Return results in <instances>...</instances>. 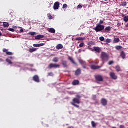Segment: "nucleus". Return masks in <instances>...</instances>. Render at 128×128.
I'll list each match as a JSON object with an SVG mask.
<instances>
[{"mask_svg": "<svg viewBox=\"0 0 128 128\" xmlns=\"http://www.w3.org/2000/svg\"><path fill=\"white\" fill-rule=\"evenodd\" d=\"M102 62H103V64H104L105 62L108 61V54L104 52H102L100 56Z\"/></svg>", "mask_w": 128, "mask_h": 128, "instance_id": "nucleus-1", "label": "nucleus"}, {"mask_svg": "<svg viewBox=\"0 0 128 128\" xmlns=\"http://www.w3.org/2000/svg\"><path fill=\"white\" fill-rule=\"evenodd\" d=\"M80 104V100L78 98H74L72 100V102L71 103V104L77 108H80V106L76 104Z\"/></svg>", "mask_w": 128, "mask_h": 128, "instance_id": "nucleus-2", "label": "nucleus"}, {"mask_svg": "<svg viewBox=\"0 0 128 128\" xmlns=\"http://www.w3.org/2000/svg\"><path fill=\"white\" fill-rule=\"evenodd\" d=\"M94 30H96V32H102L104 30V26L97 24L95 28H94Z\"/></svg>", "mask_w": 128, "mask_h": 128, "instance_id": "nucleus-3", "label": "nucleus"}, {"mask_svg": "<svg viewBox=\"0 0 128 128\" xmlns=\"http://www.w3.org/2000/svg\"><path fill=\"white\" fill-rule=\"evenodd\" d=\"M60 68V66L56 64H50L48 66V68L49 70H52V68Z\"/></svg>", "mask_w": 128, "mask_h": 128, "instance_id": "nucleus-4", "label": "nucleus"}, {"mask_svg": "<svg viewBox=\"0 0 128 128\" xmlns=\"http://www.w3.org/2000/svg\"><path fill=\"white\" fill-rule=\"evenodd\" d=\"M95 78L97 82H104V78H102V76L100 75H96L95 76Z\"/></svg>", "mask_w": 128, "mask_h": 128, "instance_id": "nucleus-5", "label": "nucleus"}, {"mask_svg": "<svg viewBox=\"0 0 128 128\" xmlns=\"http://www.w3.org/2000/svg\"><path fill=\"white\" fill-rule=\"evenodd\" d=\"M79 62L80 64H82L83 68H84L85 70L86 68V66H88V64H86V61L80 60Z\"/></svg>", "mask_w": 128, "mask_h": 128, "instance_id": "nucleus-6", "label": "nucleus"}, {"mask_svg": "<svg viewBox=\"0 0 128 128\" xmlns=\"http://www.w3.org/2000/svg\"><path fill=\"white\" fill-rule=\"evenodd\" d=\"M68 60H70V62H72V64H74V66H78V64H76V62H74V58H72L68 56Z\"/></svg>", "mask_w": 128, "mask_h": 128, "instance_id": "nucleus-7", "label": "nucleus"}, {"mask_svg": "<svg viewBox=\"0 0 128 128\" xmlns=\"http://www.w3.org/2000/svg\"><path fill=\"white\" fill-rule=\"evenodd\" d=\"M60 8V2H56L54 3V10H58Z\"/></svg>", "mask_w": 128, "mask_h": 128, "instance_id": "nucleus-8", "label": "nucleus"}, {"mask_svg": "<svg viewBox=\"0 0 128 128\" xmlns=\"http://www.w3.org/2000/svg\"><path fill=\"white\" fill-rule=\"evenodd\" d=\"M33 80L35 82H40V77H38V76L36 75L33 77Z\"/></svg>", "mask_w": 128, "mask_h": 128, "instance_id": "nucleus-9", "label": "nucleus"}, {"mask_svg": "<svg viewBox=\"0 0 128 128\" xmlns=\"http://www.w3.org/2000/svg\"><path fill=\"white\" fill-rule=\"evenodd\" d=\"M101 104L104 106H108V100L104 98H102L101 100Z\"/></svg>", "mask_w": 128, "mask_h": 128, "instance_id": "nucleus-10", "label": "nucleus"}, {"mask_svg": "<svg viewBox=\"0 0 128 128\" xmlns=\"http://www.w3.org/2000/svg\"><path fill=\"white\" fill-rule=\"evenodd\" d=\"M110 76L112 80H118V76H116V74L114 72H110Z\"/></svg>", "mask_w": 128, "mask_h": 128, "instance_id": "nucleus-11", "label": "nucleus"}, {"mask_svg": "<svg viewBox=\"0 0 128 128\" xmlns=\"http://www.w3.org/2000/svg\"><path fill=\"white\" fill-rule=\"evenodd\" d=\"M3 52H6V54H7V56H12V52H8V50L4 48L3 49Z\"/></svg>", "mask_w": 128, "mask_h": 128, "instance_id": "nucleus-12", "label": "nucleus"}, {"mask_svg": "<svg viewBox=\"0 0 128 128\" xmlns=\"http://www.w3.org/2000/svg\"><path fill=\"white\" fill-rule=\"evenodd\" d=\"M62 66H63L64 68H68V62L66 60H62Z\"/></svg>", "mask_w": 128, "mask_h": 128, "instance_id": "nucleus-13", "label": "nucleus"}, {"mask_svg": "<svg viewBox=\"0 0 128 128\" xmlns=\"http://www.w3.org/2000/svg\"><path fill=\"white\" fill-rule=\"evenodd\" d=\"M94 50L98 54L102 52V50L99 47H94Z\"/></svg>", "mask_w": 128, "mask_h": 128, "instance_id": "nucleus-14", "label": "nucleus"}, {"mask_svg": "<svg viewBox=\"0 0 128 128\" xmlns=\"http://www.w3.org/2000/svg\"><path fill=\"white\" fill-rule=\"evenodd\" d=\"M56 50H62L64 48V46L62 44H58L56 46Z\"/></svg>", "mask_w": 128, "mask_h": 128, "instance_id": "nucleus-15", "label": "nucleus"}, {"mask_svg": "<svg viewBox=\"0 0 128 128\" xmlns=\"http://www.w3.org/2000/svg\"><path fill=\"white\" fill-rule=\"evenodd\" d=\"M82 74V70L80 69H78L75 72V76H80Z\"/></svg>", "mask_w": 128, "mask_h": 128, "instance_id": "nucleus-16", "label": "nucleus"}, {"mask_svg": "<svg viewBox=\"0 0 128 128\" xmlns=\"http://www.w3.org/2000/svg\"><path fill=\"white\" fill-rule=\"evenodd\" d=\"M44 38V35H38L36 36V40H40V38Z\"/></svg>", "mask_w": 128, "mask_h": 128, "instance_id": "nucleus-17", "label": "nucleus"}, {"mask_svg": "<svg viewBox=\"0 0 128 128\" xmlns=\"http://www.w3.org/2000/svg\"><path fill=\"white\" fill-rule=\"evenodd\" d=\"M78 84H80V81H78V80H74L72 82V85L73 86H78Z\"/></svg>", "mask_w": 128, "mask_h": 128, "instance_id": "nucleus-18", "label": "nucleus"}, {"mask_svg": "<svg viewBox=\"0 0 128 128\" xmlns=\"http://www.w3.org/2000/svg\"><path fill=\"white\" fill-rule=\"evenodd\" d=\"M100 66H92L91 68L92 70H98V68H100Z\"/></svg>", "mask_w": 128, "mask_h": 128, "instance_id": "nucleus-19", "label": "nucleus"}, {"mask_svg": "<svg viewBox=\"0 0 128 128\" xmlns=\"http://www.w3.org/2000/svg\"><path fill=\"white\" fill-rule=\"evenodd\" d=\"M48 31L51 34H56V30H54V28H49Z\"/></svg>", "mask_w": 128, "mask_h": 128, "instance_id": "nucleus-20", "label": "nucleus"}, {"mask_svg": "<svg viewBox=\"0 0 128 128\" xmlns=\"http://www.w3.org/2000/svg\"><path fill=\"white\" fill-rule=\"evenodd\" d=\"M120 56L123 60H124V58H126V53L122 51L121 52Z\"/></svg>", "mask_w": 128, "mask_h": 128, "instance_id": "nucleus-21", "label": "nucleus"}, {"mask_svg": "<svg viewBox=\"0 0 128 128\" xmlns=\"http://www.w3.org/2000/svg\"><path fill=\"white\" fill-rule=\"evenodd\" d=\"M36 48H30L29 50V52L32 54V52H36Z\"/></svg>", "mask_w": 128, "mask_h": 128, "instance_id": "nucleus-22", "label": "nucleus"}, {"mask_svg": "<svg viewBox=\"0 0 128 128\" xmlns=\"http://www.w3.org/2000/svg\"><path fill=\"white\" fill-rule=\"evenodd\" d=\"M120 40L119 38H114V44H118L120 42Z\"/></svg>", "mask_w": 128, "mask_h": 128, "instance_id": "nucleus-23", "label": "nucleus"}, {"mask_svg": "<svg viewBox=\"0 0 128 128\" xmlns=\"http://www.w3.org/2000/svg\"><path fill=\"white\" fill-rule=\"evenodd\" d=\"M121 6H128V3H126V2H121Z\"/></svg>", "mask_w": 128, "mask_h": 128, "instance_id": "nucleus-24", "label": "nucleus"}, {"mask_svg": "<svg viewBox=\"0 0 128 128\" xmlns=\"http://www.w3.org/2000/svg\"><path fill=\"white\" fill-rule=\"evenodd\" d=\"M3 26L4 28H8V26H10V24L8 22H4Z\"/></svg>", "mask_w": 128, "mask_h": 128, "instance_id": "nucleus-25", "label": "nucleus"}, {"mask_svg": "<svg viewBox=\"0 0 128 128\" xmlns=\"http://www.w3.org/2000/svg\"><path fill=\"white\" fill-rule=\"evenodd\" d=\"M52 62H58V58H54Z\"/></svg>", "mask_w": 128, "mask_h": 128, "instance_id": "nucleus-26", "label": "nucleus"}, {"mask_svg": "<svg viewBox=\"0 0 128 128\" xmlns=\"http://www.w3.org/2000/svg\"><path fill=\"white\" fill-rule=\"evenodd\" d=\"M47 16H48V20H52V14H47Z\"/></svg>", "mask_w": 128, "mask_h": 128, "instance_id": "nucleus-27", "label": "nucleus"}, {"mask_svg": "<svg viewBox=\"0 0 128 128\" xmlns=\"http://www.w3.org/2000/svg\"><path fill=\"white\" fill-rule=\"evenodd\" d=\"M116 72H120V70H120V66H116Z\"/></svg>", "mask_w": 128, "mask_h": 128, "instance_id": "nucleus-28", "label": "nucleus"}, {"mask_svg": "<svg viewBox=\"0 0 128 128\" xmlns=\"http://www.w3.org/2000/svg\"><path fill=\"white\" fill-rule=\"evenodd\" d=\"M84 40V38H82V37H79L78 38H76L75 39V40Z\"/></svg>", "mask_w": 128, "mask_h": 128, "instance_id": "nucleus-29", "label": "nucleus"}, {"mask_svg": "<svg viewBox=\"0 0 128 128\" xmlns=\"http://www.w3.org/2000/svg\"><path fill=\"white\" fill-rule=\"evenodd\" d=\"M6 62H8L9 64H12V60L10 59H6Z\"/></svg>", "mask_w": 128, "mask_h": 128, "instance_id": "nucleus-30", "label": "nucleus"}, {"mask_svg": "<svg viewBox=\"0 0 128 128\" xmlns=\"http://www.w3.org/2000/svg\"><path fill=\"white\" fill-rule=\"evenodd\" d=\"M92 128L96 127V122H94V121L92 122Z\"/></svg>", "mask_w": 128, "mask_h": 128, "instance_id": "nucleus-31", "label": "nucleus"}, {"mask_svg": "<svg viewBox=\"0 0 128 128\" xmlns=\"http://www.w3.org/2000/svg\"><path fill=\"white\" fill-rule=\"evenodd\" d=\"M124 20L126 22H128V16H126L124 18Z\"/></svg>", "mask_w": 128, "mask_h": 128, "instance_id": "nucleus-32", "label": "nucleus"}, {"mask_svg": "<svg viewBox=\"0 0 128 128\" xmlns=\"http://www.w3.org/2000/svg\"><path fill=\"white\" fill-rule=\"evenodd\" d=\"M112 30V27L110 26H108L106 28V30H108V32H110Z\"/></svg>", "mask_w": 128, "mask_h": 128, "instance_id": "nucleus-33", "label": "nucleus"}, {"mask_svg": "<svg viewBox=\"0 0 128 128\" xmlns=\"http://www.w3.org/2000/svg\"><path fill=\"white\" fill-rule=\"evenodd\" d=\"M54 76V73L52 72H51L48 74V76Z\"/></svg>", "mask_w": 128, "mask_h": 128, "instance_id": "nucleus-34", "label": "nucleus"}, {"mask_svg": "<svg viewBox=\"0 0 128 128\" xmlns=\"http://www.w3.org/2000/svg\"><path fill=\"white\" fill-rule=\"evenodd\" d=\"M68 8V4H64L63 5V6H62L63 10H64L65 8Z\"/></svg>", "mask_w": 128, "mask_h": 128, "instance_id": "nucleus-35", "label": "nucleus"}, {"mask_svg": "<svg viewBox=\"0 0 128 128\" xmlns=\"http://www.w3.org/2000/svg\"><path fill=\"white\" fill-rule=\"evenodd\" d=\"M82 5L80 4L77 6V10H82Z\"/></svg>", "mask_w": 128, "mask_h": 128, "instance_id": "nucleus-36", "label": "nucleus"}, {"mask_svg": "<svg viewBox=\"0 0 128 128\" xmlns=\"http://www.w3.org/2000/svg\"><path fill=\"white\" fill-rule=\"evenodd\" d=\"M100 42H104V36L100 37Z\"/></svg>", "mask_w": 128, "mask_h": 128, "instance_id": "nucleus-37", "label": "nucleus"}, {"mask_svg": "<svg viewBox=\"0 0 128 128\" xmlns=\"http://www.w3.org/2000/svg\"><path fill=\"white\" fill-rule=\"evenodd\" d=\"M122 46H117L116 47V50H122Z\"/></svg>", "mask_w": 128, "mask_h": 128, "instance_id": "nucleus-38", "label": "nucleus"}, {"mask_svg": "<svg viewBox=\"0 0 128 128\" xmlns=\"http://www.w3.org/2000/svg\"><path fill=\"white\" fill-rule=\"evenodd\" d=\"M28 34H30V36H35L36 32H30L28 33Z\"/></svg>", "mask_w": 128, "mask_h": 128, "instance_id": "nucleus-39", "label": "nucleus"}, {"mask_svg": "<svg viewBox=\"0 0 128 128\" xmlns=\"http://www.w3.org/2000/svg\"><path fill=\"white\" fill-rule=\"evenodd\" d=\"M112 42V40L110 39H107L106 40V42H107V44H110Z\"/></svg>", "mask_w": 128, "mask_h": 128, "instance_id": "nucleus-40", "label": "nucleus"}, {"mask_svg": "<svg viewBox=\"0 0 128 128\" xmlns=\"http://www.w3.org/2000/svg\"><path fill=\"white\" fill-rule=\"evenodd\" d=\"M114 64V61H110L108 62V65L112 66V64Z\"/></svg>", "mask_w": 128, "mask_h": 128, "instance_id": "nucleus-41", "label": "nucleus"}, {"mask_svg": "<svg viewBox=\"0 0 128 128\" xmlns=\"http://www.w3.org/2000/svg\"><path fill=\"white\" fill-rule=\"evenodd\" d=\"M104 20H100V21L99 24H100V26H102V24H104Z\"/></svg>", "mask_w": 128, "mask_h": 128, "instance_id": "nucleus-42", "label": "nucleus"}, {"mask_svg": "<svg viewBox=\"0 0 128 128\" xmlns=\"http://www.w3.org/2000/svg\"><path fill=\"white\" fill-rule=\"evenodd\" d=\"M44 44H38V48H40V46H44Z\"/></svg>", "mask_w": 128, "mask_h": 128, "instance_id": "nucleus-43", "label": "nucleus"}, {"mask_svg": "<svg viewBox=\"0 0 128 128\" xmlns=\"http://www.w3.org/2000/svg\"><path fill=\"white\" fill-rule=\"evenodd\" d=\"M84 43H82L80 44V48H84Z\"/></svg>", "mask_w": 128, "mask_h": 128, "instance_id": "nucleus-44", "label": "nucleus"}, {"mask_svg": "<svg viewBox=\"0 0 128 128\" xmlns=\"http://www.w3.org/2000/svg\"><path fill=\"white\" fill-rule=\"evenodd\" d=\"M8 30H10V32H14V30L13 28H9Z\"/></svg>", "mask_w": 128, "mask_h": 128, "instance_id": "nucleus-45", "label": "nucleus"}, {"mask_svg": "<svg viewBox=\"0 0 128 128\" xmlns=\"http://www.w3.org/2000/svg\"><path fill=\"white\" fill-rule=\"evenodd\" d=\"M34 48H38V44H34Z\"/></svg>", "mask_w": 128, "mask_h": 128, "instance_id": "nucleus-46", "label": "nucleus"}, {"mask_svg": "<svg viewBox=\"0 0 128 128\" xmlns=\"http://www.w3.org/2000/svg\"><path fill=\"white\" fill-rule=\"evenodd\" d=\"M94 44V42H88V44Z\"/></svg>", "mask_w": 128, "mask_h": 128, "instance_id": "nucleus-47", "label": "nucleus"}, {"mask_svg": "<svg viewBox=\"0 0 128 128\" xmlns=\"http://www.w3.org/2000/svg\"><path fill=\"white\" fill-rule=\"evenodd\" d=\"M120 128H126V126H124V125H120Z\"/></svg>", "mask_w": 128, "mask_h": 128, "instance_id": "nucleus-48", "label": "nucleus"}, {"mask_svg": "<svg viewBox=\"0 0 128 128\" xmlns=\"http://www.w3.org/2000/svg\"><path fill=\"white\" fill-rule=\"evenodd\" d=\"M76 98H78V100H80L82 97H80V96L79 95H77Z\"/></svg>", "mask_w": 128, "mask_h": 128, "instance_id": "nucleus-49", "label": "nucleus"}, {"mask_svg": "<svg viewBox=\"0 0 128 128\" xmlns=\"http://www.w3.org/2000/svg\"><path fill=\"white\" fill-rule=\"evenodd\" d=\"M24 29H21L20 30V32H24Z\"/></svg>", "mask_w": 128, "mask_h": 128, "instance_id": "nucleus-50", "label": "nucleus"}, {"mask_svg": "<svg viewBox=\"0 0 128 128\" xmlns=\"http://www.w3.org/2000/svg\"><path fill=\"white\" fill-rule=\"evenodd\" d=\"M2 36V32H0V36Z\"/></svg>", "mask_w": 128, "mask_h": 128, "instance_id": "nucleus-51", "label": "nucleus"}, {"mask_svg": "<svg viewBox=\"0 0 128 128\" xmlns=\"http://www.w3.org/2000/svg\"><path fill=\"white\" fill-rule=\"evenodd\" d=\"M30 66H32V67L34 66V64H30Z\"/></svg>", "mask_w": 128, "mask_h": 128, "instance_id": "nucleus-52", "label": "nucleus"}, {"mask_svg": "<svg viewBox=\"0 0 128 128\" xmlns=\"http://www.w3.org/2000/svg\"><path fill=\"white\" fill-rule=\"evenodd\" d=\"M126 28H128V24H126Z\"/></svg>", "mask_w": 128, "mask_h": 128, "instance_id": "nucleus-53", "label": "nucleus"}, {"mask_svg": "<svg viewBox=\"0 0 128 128\" xmlns=\"http://www.w3.org/2000/svg\"><path fill=\"white\" fill-rule=\"evenodd\" d=\"M34 70V72H36V70Z\"/></svg>", "mask_w": 128, "mask_h": 128, "instance_id": "nucleus-54", "label": "nucleus"}, {"mask_svg": "<svg viewBox=\"0 0 128 128\" xmlns=\"http://www.w3.org/2000/svg\"><path fill=\"white\" fill-rule=\"evenodd\" d=\"M105 0V2H108V0Z\"/></svg>", "mask_w": 128, "mask_h": 128, "instance_id": "nucleus-55", "label": "nucleus"}]
</instances>
